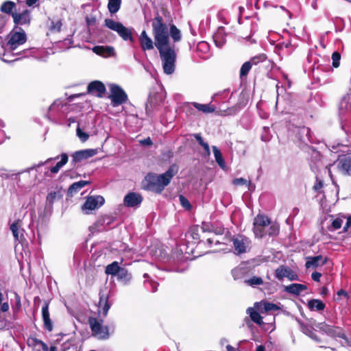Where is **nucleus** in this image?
I'll return each mask as SVG.
<instances>
[{
	"instance_id": "f257e3e1",
	"label": "nucleus",
	"mask_w": 351,
	"mask_h": 351,
	"mask_svg": "<svg viewBox=\"0 0 351 351\" xmlns=\"http://www.w3.org/2000/svg\"><path fill=\"white\" fill-rule=\"evenodd\" d=\"M152 31L154 42L145 30L141 33L139 36L141 47L143 51H148L153 49L156 46L160 54L164 72L167 75L171 74L175 70L177 54L175 45L170 44L168 26L163 22L162 17L160 15H157L153 20Z\"/></svg>"
},
{
	"instance_id": "f03ea898",
	"label": "nucleus",
	"mask_w": 351,
	"mask_h": 351,
	"mask_svg": "<svg viewBox=\"0 0 351 351\" xmlns=\"http://www.w3.org/2000/svg\"><path fill=\"white\" fill-rule=\"evenodd\" d=\"M176 171V167L173 165L162 174L148 173L143 182L144 188L158 193H161L169 184Z\"/></svg>"
},
{
	"instance_id": "7ed1b4c3",
	"label": "nucleus",
	"mask_w": 351,
	"mask_h": 351,
	"mask_svg": "<svg viewBox=\"0 0 351 351\" xmlns=\"http://www.w3.org/2000/svg\"><path fill=\"white\" fill-rule=\"evenodd\" d=\"M8 42L4 47L5 53L2 60L5 62H11L19 59L16 58L12 60L6 59L5 56H8V53L12 52L16 49L20 45H23L27 40V36L24 30L21 28L15 27L8 35Z\"/></svg>"
},
{
	"instance_id": "20e7f679",
	"label": "nucleus",
	"mask_w": 351,
	"mask_h": 351,
	"mask_svg": "<svg viewBox=\"0 0 351 351\" xmlns=\"http://www.w3.org/2000/svg\"><path fill=\"white\" fill-rule=\"evenodd\" d=\"M93 335L99 339H107L110 334L108 327L103 325V319L97 317H90L88 319Z\"/></svg>"
},
{
	"instance_id": "39448f33",
	"label": "nucleus",
	"mask_w": 351,
	"mask_h": 351,
	"mask_svg": "<svg viewBox=\"0 0 351 351\" xmlns=\"http://www.w3.org/2000/svg\"><path fill=\"white\" fill-rule=\"evenodd\" d=\"M104 24L108 29L116 32L124 40L133 42L131 29L125 27L122 23L110 19H106Z\"/></svg>"
},
{
	"instance_id": "423d86ee",
	"label": "nucleus",
	"mask_w": 351,
	"mask_h": 351,
	"mask_svg": "<svg viewBox=\"0 0 351 351\" xmlns=\"http://www.w3.org/2000/svg\"><path fill=\"white\" fill-rule=\"evenodd\" d=\"M109 98L111 100V104L113 107L119 106L128 100V95L123 89L117 84L110 85Z\"/></svg>"
},
{
	"instance_id": "0eeeda50",
	"label": "nucleus",
	"mask_w": 351,
	"mask_h": 351,
	"mask_svg": "<svg viewBox=\"0 0 351 351\" xmlns=\"http://www.w3.org/2000/svg\"><path fill=\"white\" fill-rule=\"evenodd\" d=\"M234 252L239 255L246 253L250 249V240L243 235H237L232 239Z\"/></svg>"
},
{
	"instance_id": "6e6552de",
	"label": "nucleus",
	"mask_w": 351,
	"mask_h": 351,
	"mask_svg": "<svg viewBox=\"0 0 351 351\" xmlns=\"http://www.w3.org/2000/svg\"><path fill=\"white\" fill-rule=\"evenodd\" d=\"M270 223V221L267 216L258 215L254 220V232L257 237H263L266 232H265V228L268 226Z\"/></svg>"
},
{
	"instance_id": "1a4fd4ad",
	"label": "nucleus",
	"mask_w": 351,
	"mask_h": 351,
	"mask_svg": "<svg viewBox=\"0 0 351 351\" xmlns=\"http://www.w3.org/2000/svg\"><path fill=\"white\" fill-rule=\"evenodd\" d=\"M104 198L102 196H90L82 205V209L85 214L88 215L90 211L99 208L104 204Z\"/></svg>"
},
{
	"instance_id": "9d476101",
	"label": "nucleus",
	"mask_w": 351,
	"mask_h": 351,
	"mask_svg": "<svg viewBox=\"0 0 351 351\" xmlns=\"http://www.w3.org/2000/svg\"><path fill=\"white\" fill-rule=\"evenodd\" d=\"M275 276L278 280H282L284 278H288L290 281L298 280V276L289 267L280 265L275 271Z\"/></svg>"
},
{
	"instance_id": "9b49d317",
	"label": "nucleus",
	"mask_w": 351,
	"mask_h": 351,
	"mask_svg": "<svg viewBox=\"0 0 351 351\" xmlns=\"http://www.w3.org/2000/svg\"><path fill=\"white\" fill-rule=\"evenodd\" d=\"M337 166L344 175L351 176V156L346 155L338 158Z\"/></svg>"
},
{
	"instance_id": "f8f14e48",
	"label": "nucleus",
	"mask_w": 351,
	"mask_h": 351,
	"mask_svg": "<svg viewBox=\"0 0 351 351\" xmlns=\"http://www.w3.org/2000/svg\"><path fill=\"white\" fill-rule=\"evenodd\" d=\"M97 149H88L75 152L72 155L73 161L74 162H78L84 159L90 158L97 154Z\"/></svg>"
},
{
	"instance_id": "ddd939ff",
	"label": "nucleus",
	"mask_w": 351,
	"mask_h": 351,
	"mask_svg": "<svg viewBox=\"0 0 351 351\" xmlns=\"http://www.w3.org/2000/svg\"><path fill=\"white\" fill-rule=\"evenodd\" d=\"M143 198L136 193H130L124 197V204L128 207L138 206L142 202Z\"/></svg>"
},
{
	"instance_id": "4468645a",
	"label": "nucleus",
	"mask_w": 351,
	"mask_h": 351,
	"mask_svg": "<svg viewBox=\"0 0 351 351\" xmlns=\"http://www.w3.org/2000/svg\"><path fill=\"white\" fill-rule=\"evenodd\" d=\"M88 93H95L97 97H101L106 92V87L104 84L99 81H93L88 86Z\"/></svg>"
},
{
	"instance_id": "2eb2a0df",
	"label": "nucleus",
	"mask_w": 351,
	"mask_h": 351,
	"mask_svg": "<svg viewBox=\"0 0 351 351\" xmlns=\"http://www.w3.org/2000/svg\"><path fill=\"white\" fill-rule=\"evenodd\" d=\"M93 51L104 58H108L115 55L114 49L110 46H95Z\"/></svg>"
},
{
	"instance_id": "dca6fc26",
	"label": "nucleus",
	"mask_w": 351,
	"mask_h": 351,
	"mask_svg": "<svg viewBox=\"0 0 351 351\" xmlns=\"http://www.w3.org/2000/svg\"><path fill=\"white\" fill-rule=\"evenodd\" d=\"M14 22L16 25H26L29 24L31 21L30 12L25 10L22 13L12 14Z\"/></svg>"
},
{
	"instance_id": "f3484780",
	"label": "nucleus",
	"mask_w": 351,
	"mask_h": 351,
	"mask_svg": "<svg viewBox=\"0 0 351 351\" xmlns=\"http://www.w3.org/2000/svg\"><path fill=\"white\" fill-rule=\"evenodd\" d=\"M213 40L215 45L218 47H222L226 42L225 29L219 27L213 35Z\"/></svg>"
},
{
	"instance_id": "a211bd4d",
	"label": "nucleus",
	"mask_w": 351,
	"mask_h": 351,
	"mask_svg": "<svg viewBox=\"0 0 351 351\" xmlns=\"http://www.w3.org/2000/svg\"><path fill=\"white\" fill-rule=\"evenodd\" d=\"M42 317L45 328L47 330L51 331L53 330V324L49 317V304L47 303H45L42 308Z\"/></svg>"
},
{
	"instance_id": "6ab92c4d",
	"label": "nucleus",
	"mask_w": 351,
	"mask_h": 351,
	"mask_svg": "<svg viewBox=\"0 0 351 351\" xmlns=\"http://www.w3.org/2000/svg\"><path fill=\"white\" fill-rule=\"evenodd\" d=\"M285 291L289 293L296 295H300L302 291L307 289V287L302 284L293 283L285 287Z\"/></svg>"
},
{
	"instance_id": "aec40b11",
	"label": "nucleus",
	"mask_w": 351,
	"mask_h": 351,
	"mask_svg": "<svg viewBox=\"0 0 351 351\" xmlns=\"http://www.w3.org/2000/svg\"><path fill=\"white\" fill-rule=\"evenodd\" d=\"M297 134L298 135L299 139L306 144L313 142L311 130L308 128L302 127L299 128Z\"/></svg>"
},
{
	"instance_id": "412c9836",
	"label": "nucleus",
	"mask_w": 351,
	"mask_h": 351,
	"mask_svg": "<svg viewBox=\"0 0 351 351\" xmlns=\"http://www.w3.org/2000/svg\"><path fill=\"white\" fill-rule=\"evenodd\" d=\"M191 105H193L199 111H201L205 114L212 113L216 110V107L211 103L207 104H202L197 102H193L191 103Z\"/></svg>"
},
{
	"instance_id": "4be33fe9",
	"label": "nucleus",
	"mask_w": 351,
	"mask_h": 351,
	"mask_svg": "<svg viewBox=\"0 0 351 351\" xmlns=\"http://www.w3.org/2000/svg\"><path fill=\"white\" fill-rule=\"evenodd\" d=\"M331 225L328 227L329 231H335L339 230L343 222V219L346 218L343 215H339L337 217L331 215Z\"/></svg>"
},
{
	"instance_id": "5701e85b",
	"label": "nucleus",
	"mask_w": 351,
	"mask_h": 351,
	"mask_svg": "<svg viewBox=\"0 0 351 351\" xmlns=\"http://www.w3.org/2000/svg\"><path fill=\"white\" fill-rule=\"evenodd\" d=\"M10 230L15 239L19 240L23 237V230L21 229V221L20 220L12 223Z\"/></svg>"
},
{
	"instance_id": "b1692460",
	"label": "nucleus",
	"mask_w": 351,
	"mask_h": 351,
	"mask_svg": "<svg viewBox=\"0 0 351 351\" xmlns=\"http://www.w3.org/2000/svg\"><path fill=\"white\" fill-rule=\"evenodd\" d=\"M61 157V160L60 161H59L58 162H57V164L54 166V167H52L51 169H50V171L53 173V174H56L57 173H58V171H60V169L64 166L65 165L67 162H68V160H69V157H68V155L65 153H63L61 154L60 156Z\"/></svg>"
},
{
	"instance_id": "393cba45",
	"label": "nucleus",
	"mask_w": 351,
	"mask_h": 351,
	"mask_svg": "<svg viewBox=\"0 0 351 351\" xmlns=\"http://www.w3.org/2000/svg\"><path fill=\"white\" fill-rule=\"evenodd\" d=\"M247 313L250 315V319L256 324L261 326L263 322V317L261 315L256 311L253 308L249 307L247 309Z\"/></svg>"
},
{
	"instance_id": "a878e982",
	"label": "nucleus",
	"mask_w": 351,
	"mask_h": 351,
	"mask_svg": "<svg viewBox=\"0 0 351 351\" xmlns=\"http://www.w3.org/2000/svg\"><path fill=\"white\" fill-rule=\"evenodd\" d=\"M171 36L174 43L179 42L182 38L180 30L175 25H171L169 29V36Z\"/></svg>"
},
{
	"instance_id": "bb28decb",
	"label": "nucleus",
	"mask_w": 351,
	"mask_h": 351,
	"mask_svg": "<svg viewBox=\"0 0 351 351\" xmlns=\"http://www.w3.org/2000/svg\"><path fill=\"white\" fill-rule=\"evenodd\" d=\"M212 149L217 163L221 169H224L226 166L221 151L216 146H213Z\"/></svg>"
},
{
	"instance_id": "cd10ccee",
	"label": "nucleus",
	"mask_w": 351,
	"mask_h": 351,
	"mask_svg": "<svg viewBox=\"0 0 351 351\" xmlns=\"http://www.w3.org/2000/svg\"><path fill=\"white\" fill-rule=\"evenodd\" d=\"M117 279L124 284H128L132 279V275L126 269L121 267L117 274Z\"/></svg>"
},
{
	"instance_id": "c85d7f7f",
	"label": "nucleus",
	"mask_w": 351,
	"mask_h": 351,
	"mask_svg": "<svg viewBox=\"0 0 351 351\" xmlns=\"http://www.w3.org/2000/svg\"><path fill=\"white\" fill-rule=\"evenodd\" d=\"M308 306L311 311H322L326 306L321 300L312 299L308 301Z\"/></svg>"
},
{
	"instance_id": "c756f323",
	"label": "nucleus",
	"mask_w": 351,
	"mask_h": 351,
	"mask_svg": "<svg viewBox=\"0 0 351 351\" xmlns=\"http://www.w3.org/2000/svg\"><path fill=\"white\" fill-rule=\"evenodd\" d=\"M121 0H108V9L111 14L117 13L121 8Z\"/></svg>"
},
{
	"instance_id": "7c9ffc66",
	"label": "nucleus",
	"mask_w": 351,
	"mask_h": 351,
	"mask_svg": "<svg viewBox=\"0 0 351 351\" xmlns=\"http://www.w3.org/2000/svg\"><path fill=\"white\" fill-rule=\"evenodd\" d=\"M99 313L102 315L103 317H106L108 314V310L110 308V305L108 303L106 299L101 298L99 302Z\"/></svg>"
},
{
	"instance_id": "2f4dec72",
	"label": "nucleus",
	"mask_w": 351,
	"mask_h": 351,
	"mask_svg": "<svg viewBox=\"0 0 351 351\" xmlns=\"http://www.w3.org/2000/svg\"><path fill=\"white\" fill-rule=\"evenodd\" d=\"M62 197L60 190L50 192L47 196V205L51 206L55 201L60 199Z\"/></svg>"
},
{
	"instance_id": "473e14b6",
	"label": "nucleus",
	"mask_w": 351,
	"mask_h": 351,
	"mask_svg": "<svg viewBox=\"0 0 351 351\" xmlns=\"http://www.w3.org/2000/svg\"><path fill=\"white\" fill-rule=\"evenodd\" d=\"M119 263L117 261L112 263L106 267V274L108 275L115 276L118 274L120 269Z\"/></svg>"
},
{
	"instance_id": "72a5a7b5",
	"label": "nucleus",
	"mask_w": 351,
	"mask_h": 351,
	"mask_svg": "<svg viewBox=\"0 0 351 351\" xmlns=\"http://www.w3.org/2000/svg\"><path fill=\"white\" fill-rule=\"evenodd\" d=\"M306 259L307 261L305 264L306 268L317 267L319 266V262L321 260H322V256L321 255L316 256H310L308 257Z\"/></svg>"
},
{
	"instance_id": "f704fd0d",
	"label": "nucleus",
	"mask_w": 351,
	"mask_h": 351,
	"mask_svg": "<svg viewBox=\"0 0 351 351\" xmlns=\"http://www.w3.org/2000/svg\"><path fill=\"white\" fill-rule=\"evenodd\" d=\"M88 181L81 180L79 182H74L71 184V186L69 187V191L72 193L73 192H76L81 189L82 188L84 187L86 185L88 184Z\"/></svg>"
},
{
	"instance_id": "c9c22d12",
	"label": "nucleus",
	"mask_w": 351,
	"mask_h": 351,
	"mask_svg": "<svg viewBox=\"0 0 351 351\" xmlns=\"http://www.w3.org/2000/svg\"><path fill=\"white\" fill-rule=\"evenodd\" d=\"M15 6V3L10 1H5L1 6V11L6 14H10Z\"/></svg>"
},
{
	"instance_id": "e433bc0d",
	"label": "nucleus",
	"mask_w": 351,
	"mask_h": 351,
	"mask_svg": "<svg viewBox=\"0 0 351 351\" xmlns=\"http://www.w3.org/2000/svg\"><path fill=\"white\" fill-rule=\"evenodd\" d=\"M245 269L241 267H238L232 269V274L234 280L242 278L245 274Z\"/></svg>"
},
{
	"instance_id": "4c0bfd02",
	"label": "nucleus",
	"mask_w": 351,
	"mask_h": 351,
	"mask_svg": "<svg viewBox=\"0 0 351 351\" xmlns=\"http://www.w3.org/2000/svg\"><path fill=\"white\" fill-rule=\"evenodd\" d=\"M245 283L251 287L261 285L263 284V280L261 277L253 276L252 278L245 280Z\"/></svg>"
},
{
	"instance_id": "58836bf2",
	"label": "nucleus",
	"mask_w": 351,
	"mask_h": 351,
	"mask_svg": "<svg viewBox=\"0 0 351 351\" xmlns=\"http://www.w3.org/2000/svg\"><path fill=\"white\" fill-rule=\"evenodd\" d=\"M252 65L251 64V63L249 61L245 62L241 66V68L240 69V77L243 78L244 77H246L249 71L252 69Z\"/></svg>"
},
{
	"instance_id": "ea45409f",
	"label": "nucleus",
	"mask_w": 351,
	"mask_h": 351,
	"mask_svg": "<svg viewBox=\"0 0 351 351\" xmlns=\"http://www.w3.org/2000/svg\"><path fill=\"white\" fill-rule=\"evenodd\" d=\"M194 136H195V139L197 140V141L198 142V143L203 147L205 152H206V154L208 156H209L210 154V147H209L208 144L204 141V140L202 138L200 134H195Z\"/></svg>"
},
{
	"instance_id": "a19ab883",
	"label": "nucleus",
	"mask_w": 351,
	"mask_h": 351,
	"mask_svg": "<svg viewBox=\"0 0 351 351\" xmlns=\"http://www.w3.org/2000/svg\"><path fill=\"white\" fill-rule=\"evenodd\" d=\"M321 328L331 336H340V332H337V329L332 326L328 325H323Z\"/></svg>"
},
{
	"instance_id": "79ce46f5",
	"label": "nucleus",
	"mask_w": 351,
	"mask_h": 351,
	"mask_svg": "<svg viewBox=\"0 0 351 351\" xmlns=\"http://www.w3.org/2000/svg\"><path fill=\"white\" fill-rule=\"evenodd\" d=\"M267 57L265 54L261 53L258 56H256L252 58L249 62L251 63L252 66L257 65L260 62H263L266 60Z\"/></svg>"
},
{
	"instance_id": "37998d69",
	"label": "nucleus",
	"mask_w": 351,
	"mask_h": 351,
	"mask_svg": "<svg viewBox=\"0 0 351 351\" xmlns=\"http://www.w3.org/2000/svg\"><path fill=\"white\" fill-rule=\"evenodd\" d=\"M76 134L82 142H86L89 138L88 134L83 132L80 125L76 129Z\"/></svg>"
},
{
	"instance_id": "c03bdc74",
	"label": "nucleus",
	"mask_w": 351,
	"mask_h": 351,
	"mask_svg": "<svg viewBox=\"0 0 351 351\" xmlns=\"http://www.w3.org/2000/svg\"><path fill=\"white\" fill-rule=\"evenodd\" d=\"M233 184L238 186V185H247L248 188L250 189L252 183L250 181H247V180L239 178H235L232 181Z\"/></svg>"
},
{
	"instance_id": "a18cd8bd",
	"label": "nucleus",
	"mask_w": 351,
	"mask_h": 351,
	"mask_svg": "<svg viewBox=\"0 0 351 351\" xmlns=\"http://www.w3.org/2000/svg\"><path fill=\"white\" fill-rule=\"evenodd\" d=\"M332 66L335 68H337L340 64L341 55L339 52L335 51L332 54Z\"/></svg>"
},
{
	"instance_id": "49530a36",
	"label": "nucleus",
	"mask_w": 351,
	"mask_h": 351,
	"mask_svg": "<svg viewBox=\"0 0 351 351\" xmlns=\"http://www.w3.org/2000/svg\"><path fill=\"white\" fill-rule=\"evenodd\" d=\"M58 158V156L55 157V158H49L47 159L45 162H41L38 163V165H34L32 167L27 168L25 171V172H29L32 170L36 169L38 167H40L42 165H45L46 163L49 162L52 160H56Z\"/></svg>"
},
{
	"instance_id": "de8ad7c7",
	"label": "nucleus",
	"mask_w": 351,
	"mask_h": 351,
	"mask_svg": "<svg viewBox=\"0 0 351 351\" xmlns=\"http://www.w3.org/2000/svg\"><path fill=\"white\" fill-rule=\"evenodd\" d=\"M62 22L60 21H51L50 25V30L52 32H60L62 27Z\"/></svg>"
},
{
	"instance_id": "09e8293b",
	"label": "nucleus",
	"mask_w": 351,
	"mask_h": 351,
	"mask_svg": "<svg viewBox=\"0 0 351 351\" xmlns=\"http://www.w3.org/2000/svg\"><path fill=\"white\" fill-rule=\"evenodd\" d=\"M237 113V108H232L230 109L224 110H219L217 112V114L220 116H228V115H234Z\"/></svg>"
},
{
	"instance_id": "8fccbe9b",
	"label": "nucleus",
	"mask_w": 351,
	"mask_h": 351,
	"mask_svg": "<svg viewBox=\"0 0 351 351\" xmlns=\"http://www.w3.org/2000/svg\"><path fill=\"white\" fill-rule=\"evenodd\" d=\"M8 18L0 14V34L5 32Z\"/></svg>"
},
{
	"instance_id": "3c124183",
	"label": "nucleus",
	"mask_w": 351,
	"mask_h": 351,
	"mask_svg": "<svg viewBox=\"0 0 351 351\" xmlns=\"http://www.w3.org/2000/svg\"><path fill=\"white\" fill-rule=\"evenodd\" d=\"M179 199H180V202L181 205L184 208H185L186 209H190L191 208V204H190L189 200L185 197H184L183 195H180Z\"/></svg>"
},
{
	"instance_id": "603ef678",
	"label": "nucleus",
	"mask_w": 351,
	"mask_h": 351,
	"mask_svg": "<svg viewBox=\"0 0 351 351\" xmlns=\"http://www.w3.org/2000/svg\"><path fill=\"white\" fill-rule=\"evenodd\" d=\"M264 308L266 311H276L279 309V307L273 303L267 302L264 305Z\"/></svg>"
},
{
	"instance_id": "864d4df0",
	"label": "nucleus",
	"mask_w": 351,
	"mask_h": 351,
	"mask_svg": "<svg viewBox=\"0 0 351 351\" xmlns=\"http://www.w3.org/2000/svg\"><path fill=\"white\" fill-rule=\"evenodd\" d=\"M323 186H324L323 181L317 178L316 183L313 186V189L316 192L320 193L321 192L320 190L323 188Z\"/></svg>"
},
{
	"instance_id": "5fc2aeb1",
	"label": "nucleus",
	"mask_w": 351,
	"mask_h": 351,
	"mask_svg": "<svg viewBox=\"0 0 351 351\" xmlns=\"http://www.w3.org/2000/svg\"><path fill=\"white\" fill-rule=\"evenodd\" d=\"M36 345L40 346L43 351H48L49 348L47 345L41 340H36Z\"/></svg>"
},
{
	"instance_id": "6e6d98bb",
	"label": "nucleus",
	"mask_w": 351,
	"mask_h": 351,
	"mask_svg": "<svg viewBox=\"0 0 351 351\" xmlns=\"http://www.w3.org/2000/svg\"><path fill=\"white\" fill-rule=\"evenodd\" d=\"M139 143L141 145H147V146H150L152 145V141L149 137L143 139V140H140Z\"/></svg>"
},
{
	"instance_id": "4d7b16f0",
	"label": "nucleus",
	"mask_w": 351,
	"mask_h": 351,
	"mask_svg": "<svg viewBox=\"0 0 351 351\" xmlns=\"http://www.w3.org/2000/svg\"><path fill=\"white\" fill-rule=\"evenodd\" d=\"M322 274L319 272L315 271L311 274V278L314 281L319 282Z\"/></svg>"
},
{
	"instance_id": "13d9d810",
	"label": "nucleus",
	"mask_w": 351,
	"mask_h": 351,
	"mask_svg": "<svg viewBox=\"0 0 351 351\" xmlns=\"http://www.w3.org/2000/svg\"><path fill=\"white\" fill-rule=\"evenodd\" d=\"M278 227H276V226H271L268 234L269 235H276L278 233Z\"/></svg>"
},
{
	"instance_id": "bf43d9fd",
	"label": "nucleus",
	"mask_w": 351,
	"mask_h": 351,
	"mask_svg": "<svg viewBox=\"0 0 351 351\" xmlns=\"http://www.w3.org/2000/svg\"><path fill=\"white\" fill-rule=\"evenodd\" d=\"M351 226V215L347 218L346 225L343 227V231L347 232Z\"/></svg>"
},
{
	"instance_id": "052dcab7",
	"label": "nucleus",
	"mask_w": 351,
	"mask_h": 351,
	"mask_svg": "<svg viewBox=\"0 0 351 351\" xmlns=\"http://www.w3.org/2000/svg\"><path fill=\"white\" fill-rule=\"evenodd\" d=\"M337 298H335V300H339V297H340V296H342V295H343V296L347 297L348 293H347L344 290H343V289H340V290H339V291H337Z\"/></svg>"
},
{
	"instance_id": "680f3d73",
	"label": "nucleus",
	"mask_w": 351,
	"mask_h": 351,
	"mask_svg": "<svg viewBox=\"0 0 351 351\" xmlns=\"http://www.w3.org/2000/svg\"><path fill=\"white\" fill-rule=\"evenodd\" d=\"M9 310V304L8 302H4L1 306V311L2 312H7Z\"/></svg>"
},
{
	"instance_id": "e2e57ef3",
	"label": "nucleus",
	"mask_w": 351,
	"mask_h": 351,
	"mask_svg": "<svg viewBox=\"0 0 351 351\" xmlns=\"http://www.w3.org/2000/svg\"><path fill=\"white\" fill-rule=\"evenodd\" d=\"M149 283H150V285L152 286V292L156 291L157 289H158V284L154 281H150Z\"/></svg>"
},
{
	"instance_id": "0e129e2a",
	"label": "nucleus",
	"mask_w": 351,
	"mask_h": 351,
	"mask_svg": "<svg viewBox=\"0 0 351 351\" xmlns=\"http://www.w3.org/2000/svg\"><path fill=\"white\" fill-rule=\"evenodd\" d=\"M328 293V289L327 287H323L321 289V292H320V294L322 295V296H326L327 295Z\"/></svg>"
},
{
	"instance_id": "69168bd1",
	"label": "nucleus",
	"mask_w": 351,
	"mask_h": 351,
	"mask_svg": "<svg viewBox=\"0 0 351 351\" xmlns=\"http://www.w3.org/2000/svg\"><path fill=\"white\" fill-rule=\"evenodd\" d=\"M37 2V0H27L26 3L28 6H32Z\"/></svg>"
},
{
	"instance_id": "338daca9",
	"label": "nucleus",
	"mask_w": 351,
	"mask_h": 351,
	"mask_svg": "<svg viewBox=\"0 0 351 351\" xmlns=\"http://www.w3.org/2000/svg\"><path fill=\"white\" fill-rule=\"evenodd\" d=\"M304 332L306 333L307 335L310 336L311 337L313 338V332L310 331L308 329H304Z\"/></svg>"
},
{
	"instance_id": "774afa93",
	"label": "nucleus",
	"mask_w": 351,
	"mask_h": 351,
	"mask_svg": "<svg viewBox=\"0 0 351 351\" xmlns=\"http://www.w3.org/2000/svg\"><path fill=\"white\" fill-rule=\"evenodd\" d=\"M256 351H265V348L263 345H260L256 348Z\"/></svg>"
}]
</instances>
